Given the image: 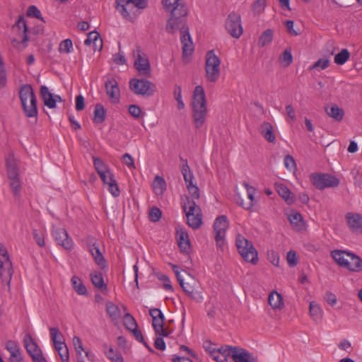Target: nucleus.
<instances>
[{"mask_svg": "<svg viewBox=\"0 0 362 362\" xmlns=\"http://www.w3.org/2000/svg\"><path fill=\"white\" fill-rule=\"evenodd\" d=\"M54 348L59 352V354L62 362L69 361V353L65 343H63L62 346H54Z\"/></svg>", "mask_w": 362, "mask_h": 362, "instance_id": "603ef678", "label": "nucleus"}, {"mask_svg": "<svg viewBox=\"0 0 362 362\" xmlns=\"http://www.w3.org/2000/svg\"><path fill=\"white\" fill-rule=\"evenodd\" d=\"M106 117V110L103 105L98 103L95 106L93 122L96 124L103 123Z\"/></svg>", "mask_w": 362, "mask_h": 362, "instance_id": "ea45409f", "label": "nucleus"}, {"mask_svg": "<svg viewBox=\"0 0 362 362\" xmlns=\"http://www.w3.org/2000/svg\"><path fill=\"white\" fill-rule=\"evenodd\" d=\"M153 188L157 194H162L166 189L165 180L158 175L156 176L153 181Z\"/></svg>", "mask_w": 362, "mask_h": 362, "instance_id": "49530a36", "label": "nucleus"}, {"mask_svg": "<svg viewBox=\"0 0 362 362\" xmlns=\"http://www.w3.org/2000/svg\"><path fill=\"white\" fill-rule=\"evenodd\" d=\"M243 186L245 187V189L247 190V198H248L249 201L245 202L243 201V199L239 195H238L235 197V201H236V203L239 206H242L245 209L250 210V209H251L252 208V206L254 205V203H253L254 194L255 193L256 189H255V188H254L253 187L250 186L247 182H243Z\"/></svg>", "mask_w": 362, "mask_h": 362, "instance_id": "6ab92c4d", "label": "nucleus"}, {"mask_svg": "<svg viewBox=\"0 0 362 362\" xmlns=\"http://www.w3.org/2000/svg\"><path fill=\"white\" fill-rule=\"evenodd\" d=\"M97 42L99 43L98 50L100 51L103 48V41L99 33L96 31L89 33L88 37L84 41L86 45H90L91 44L96 45Z\"/></svg>", "mask_w": 362, "mask_h": 362, "instance_id": "79ce46f5", "label": "nucleus"}, {"mask_svg": "<svg viewBox=\"0 0 362 362\" xmlns=\"http://www.w3.org/2000/svg\"><path fill=\"white\" fill-rule=\"evenodd\" d=\"M235 245L243 259L252 264L258 262V252L252 243L240 234H238L235 239Z\"/></svg>", "mask_w": 362, "mask_h": 362, "instance_id": "20e7f679", "label": "nucleus"}, {"mask_svg": "<svg viewBox=\"0 0 362 362\" xmlns=\"http://www.w3.org/2000/svg\"><path fill=\"white\" fill-rule=\"evenodd\" d=\"M105 87L106 94L109 97L110 100L113 103H119L120 98V90L117 80L112 76L108 77L105 83Z\"/></svg>", "mask_w": 362, "mask_h": 362, "instance_id": "f3484780", "label": "nucleus"}, {"mask_svg": "<svg viewBox=\"0 0 362 362\" xmlns=\"http://www.w3.org/2000/svg\"><path fill=\"white\" fill-rule=\"evenodd\" d=\"M310 179L311 183L320 190L327 187H335L339 185V180L329 174L312 173Z\"/></svg>", "mask_w": 362, "mask_h": 362, "instance_id": "6e6552de", "label": "nucleus"}, {"mask_svg": "<svg viewBox=\"0 0 362 362\" xmlns=\"http://www.w3.org/2000/svg\"><path fill=\"white\" fill-rule=\"evenodd\" d=\"M237 351H238V346H221L218 349L216 355L214 356V361L216 362H228V358L233 359V355Z\"/></svg>", "mask_w": 362, "mask_h": 362, "instance_id": "aec40b11", "label": "nucleus"}, {"mask_svg": "<svg viewBox=\"0 0 362 362\" xmlns=\"http://www.w3.org/2000/svg\"><path fill=\"white\" fill-rule=\"evenodd\" d=\"M90 279L95 287L101 290L104 292L107 290V286L105 284L103 276L101 272H95L90 274Z\"/></svg>", "mask_w": 362, "mask_h": 362, "instance_id": "f704fd0d", "label": "nucleus"}, {"mask_svg": "<svg viewBox=\"0 0 362 362\" xmlns=\"http://www.w3.org/2000/svg\"><path fill=\"white\" fill-rule=\"evenodd\" d=\"M269 304L273 309L281 310L284 307L282 296L277 291H273L268 298Z\"/></svg>", "mask_w": 362, "mask_h": 362, "instance_id": "473e14b6", "label": "nucleus"}, {"mask_svg": "<svg viewBox=\"0 0 362 362\" xmlns=\"http://www.w3.org/2000/svg\"><path fill=\"white\" fill-rule=\"evenodd\" d=\"M26 14L29 17L36 18L37 19H40L42 22H45V21L44 20L43 17L41 15L40 11L35 6H33V5L30 6L28 8Z\"/></svg>", "mask_w": 362, "mask_h": 362, "instance_id": "4d7b16f0", "label": "nucleus"}, {"mask_svg": "<svg viewBox=\"0 0 362 362\" xmlns=\"http://www.w3.org/2000/svg\"><path fill=\"white\" fill-rule=\"evenodd\" d=\"M330 64V61L328 59L322 58L315 62L310 68V70L317 69L324 70L327 69Z\"/></svg>", "mask_w": 362, "mask_h": 362, "instance_id": "864d4df0", "label": "nucleus"}, {"mask_svg": "<svg viewBox=\"0 0 362 362\" xmlns=\"http://www.w3.org/2000/svg\"><path fill=\"white\" fill-rule=\"evenodd\" d=\"M187 15V8L186 6H181L177 13L171 14V18L168 20L166 25V30L168 33H174L180 30L181 35L185 34V30L189 32V28L187 25L186 16Z\"/></svg>", "mask_w": 362, "mask_h": 362, "instance_id": "39448f33", "label": "nucleus"}, {"mask_svg": "<svg viewBox=\"0 0 362 362\" xmlns=\"http://www.w3.org/2000/svg\"><path fill=\"white\" fill-rule=\"evenodd\" d=\"M191 213L192 211L185 213L188 225L194 229L199 228L202 223L201 212L194 211H192V214H189Z\"/></svg>", "mask_w": 362, "mask_h": 362, "instance_id": "c756f323", "label": "nucleus"}, {"mask_svg": "<svg viewBox=\"0 0 362 362\" xmlns=\"http://www.w3.org/2000/svg\"><path fill=\"white\" fill-rule=\"evenodd\" d=\"M86 243L89 251L94 259L95 262L102 269L107 267V262L104 258L99 245L97 244L96 239L93 236H88L86 239Z\"/></svg>", "mask_w": 362, "mask_h": 362, "instance_id": "4468645a", "label": "nucleus"}, {"mask_svg": "<svg viewBox=\"0 0 362 362\" xmlns=\"http://www.w3.org/2000/svg\"><path fill=\"white\" fill-rule=\"evenodd\" d=\"M12 274V264L6 263V264L0 267V279L1 282L8 286H10Z\"/></svg>", "mask_w": 362, "mask_h": 362, "instance_id": "bb28decb", "label": "nucleus"}, {"mask_svg": "<svg viewBox=\"0 0 362 362\" xmlns=\"http://www.w3.org/2000/svg\"><path fill=\"white\" fill-rule=\"evenodd\" d=\"M180 160L184 163L181 169V172L185 181L186 185H191L194 184L193 181L194 177L193 173L188 165L187 160L183 159L182 157H180Z\"/></svg>", "mask_w": 362, "mask_h": 362, "instance_id": "72a5a7b5", "label": "nucleus"}, {"mask_svg": "<svg viewBox=\"0 0 362 362\" xmlns=\"http://www.w3.org/2000/svg\"><path fill=\"white\" fill-rule=\"evenodd\" d=\"M149 315L153 318L152 326L155 333L159 336L167 337L168 332L164 329L165 316L158 308H151Z\"/></svg>", "mask_w": 362, "mask_h": 362, "instance_id": "ddd939ff", "label": "nucleus"}, {"mask_svg": "<svg viewBox=\"0 0 362 362\" xmlns=\"http://www.w3.org/2000/svg\"><path fill=\"white\" fill-rule=\"evenodd\" d=\"M350 53L347 49H342L341 51L334 57V63L338 65H343L349 59Z\"/></svg>", "mask_w": 362, "mask_h": 362, "instance_id": "de8ad7c7", "label": "nucleus"}, {"mask_svg": "<svg viewBox=\"0 0 362 362\" xmlns=\"http://www.w3.org/2000/svg\"><path fill=\"white\" fill-rule=\"evenodd\" d=\"M260 133L267 141L270 143L276 141V136L271 123L264 122L261 125Z\"/></svg>", "mask_w": 362, "mask_h": 362, "instance_id": "a878e982", "label": "nucleus"}, {"mask_svg": "<svg viewBox=\"0 0 362 362\" xmlns=\"http://www.w3.org/2000/svg\"><path fill=\"white\" fill-rule=\"evenodd\" d=\"M182 206L183 211L186 212H190L192 214V211H198L201 212L200 207L196 204L194 199H190L189 197L186 196L185 199H182Z\"/></svg>", "mask_w": 362, "mask_h": 362, "instance_id": "4c0bfd02", "label": "nucleus"}, {"mask_svg": "<svg viewBox=\"0 0 362 362\" xmlns=\"http://www.w3.org/2000/svg\"><path fill=\"white\" fill-rule=\"evenodd\" d=\"M156 276L160 281L163 282V287L165 291H173V288L170 281V279L167 275L163 274L161 273H157Z\"/></svg>", "mask_w": 362, "mask_h": 362, "instance_id": "13d9d810", "label": "nucleus"}, {"mask_svg": "<svg viewBox=\"0 0 362 362\" xmlns=\"http://www.w3.org/2000/svg\"><path fill=\"white\" fill-rule=\"evenodd\" d=\"M6 263L12 264L10 260L7 250L3 245L0 244V267L6 264Z\"/></svg>", "mask_w": 362, "mask_h": 362, "instance_id": "bf43d9fd", "label": "nucleus"}, {"mask_svg": "<svg viewBox=\"0 0 362 362\" xmlns=\"http://www.w3.org/2000/svg\"><path fill=\"white\" fill-rule=\"evenodd\" d=\"M276 190L279 195L282 197L287 204L291 205L296 202V196L284 184H276Z\"/></svg>", "mask_w": 362, "mask_h": 362, "instance_id": "5701e85b", "label": "nucleus"}, {"mask_svg": "<svg viewBox=\"0 0 362 362\" xmlns=\"http://www.w3.org/2000/svg\"><path fill=\"white\" fill-rule=\"evenodd\" d=\"M325 112L329 117L337 122L341 121L344 115V110L339 107L336 104H332L329 107H326Z\"/></svg>", "mask_w": 362, "mask_h": 362, "instance_id": "cd10ccee", "label": "nucleus"}, {"mask_svg": "<svg viewBox=\"0 0 362 362\" xmlns=\"http://www.w3.org/2000/svg\"><path fill=\"white\" fill-rule=\"evenodd\" d=\"M72 41L70 39H66L61 42L59 47L60 52L69 53L72 49Z\"/></svg>", "mask_w": 362, "mask_h": 362, "instance_id": "680f3d73", "label": "nucleus"}, {"mask_svg": "<svg viewBox=\"0 0 362 362\" xmlns=\"http://www.w3.org/2000/svg\"><path fill=\"white\" fill-rule=\"evenodd\" d=\"M15 27H17L19 30L23 29V47H26L28 46L27 42L29 40L28 35V28L23 16H19L18 21L13 25V28Z\"/></svg>", "mask_w": 362, "mask_h": 362, "instance_id": "c9c22d12", "label": "nucleus"}, {"mask_svg": "<svg viewBox=\"0 0 362 362\" xmlns=\"http://www.w3.org/2000/svg\"><path fill=\"white\" fill-rule=\"evenodd\" d=\"M6 170L8 178L19 176L18 162L13 154L6 158Z\"/></svg>", "mask_w": 362, "mask_h": 362, "instance_id": "b1692460", "label": "nucleus"}, {"mask_svg": "<svg viewBox=\"0 0 362 362\" xmlns=\"http://www.w3.org/2000/svg\"><path fill=\"white\" fill-rule=\"evenodd\" d=\"M19 98L25 115L28 117L37 116V99L32 86L25 84L21 86Z\"/></svg>", "mask_w": 362, "mask_h": 362, "instance_id": "7ed1b4c3", "label": "nucleus"}, {"mask_svg": "<svg viewBox=\"0 0 362 362\" xmlns=\"http://www.w3.org/2000/svg\"><path fill=\"white\" fill-rule=\"evenodd\" d=\"M346 219L353 233H362V215L357 213H348L346 215Z\"/></svg>", "mask_w": 362, "mask_h": 362, "instance_id": "a211bd4d", "label": "nucleus"}, {"mask_svg": "<svg viewBox=\"0 0 362 362\" xmlns=\"http://www.w3.org/2000/svg\"><path fill=\"white\" fill-rule=\"evenodd\" d=\"M229 227L228 218L225 215L218 216L214 223V230L216 245L223 248L225 244V237L227 229Z\"/></svg>", "mask_w": 362, "mask_h": 362, "instance_id": "1a4fd4ad", "label": "nucleus"}, {"mask_svg": "<svg viewBox=\"0 0 362 362\" xmlns=\"http://www.w3.org/2000/svg\"><path fill=\"white\" fill-rule=\"evenodd\" d=\"M151 87H153V83L146 79L133 78L129 81L130 89L136 95H152L153 90Z\"/></svg>", "mask_w": 362, "mask_h": 362, "instance_id": "f8f14e48", "label": "nucleus"}, {"mask_svg": "<svg viewBox=\"0 0 362 362\" xmlns=\"http://www.w3.org/2000/svg\"><path fill=\"white\" fill-rule=\"evenodd\" d=\"M172 269L176 275V278L182 287L183 291L187 295L189 298L192 300L199 301L202 299L201 293L197 291L194 288L195 281L194 279H191L187 282L184 281V279L181 277L180 273L178 271V268L175 264H171Z\"/></svg>", "mask_w": 362, "mask_h": 362, "instance_id": "9d476101", "label": "nucleus"}, {"mask_svg": "<svg viewBox=\"0 0 362 362\" xmlns=\"http://www.w3.org/2000/svg\"><path fill=\"white\" fill-rule=\"evenodd\" d=\"M292 225L296 226L298 229H301L303 226V218L300 214L296 212L291 214L288 217Z\"/></svg>", "mask_w": 362, "mask_h": 362, "instance_id": "3c124183", "label": "nucleus"}, {"mask_svg": "<svg viewBox=\"0 0 362 362\" xmlns=\"http://www.w3.org/2000/svg\"><path fill=\"white\" fill-rule=\"evenodd\" d=\"M117 8L121 7L122 15L127 20L133 21L135 14H132L135 8H144L146 6L144 0H116Z\"/></svg>", "mask_w": 362, "mask_h": 362, "instance_id": "0eeeda50", "label": "nucleus"}, {"mask_svg": "<svg viewBox=\"0 0 362 362\" xmlns=\"http://www.w3.org/2000/svg\"><path fill=\"white\" fill-rule=\"evenodd\" d=\"M108 190L112 194V195L115 197H119L120 194V191L117 183L115 179L112 180L110 177V182H108Z\"/></svg>", "mask_w": 362, "mask_h": 362, "instance_id": "69168bd1", "label": "nucleus"}, {"mask_svg": "<svg viewBox=\"0 0 362 362\" xmlns=\"http://www.w3.org/2000/svg\"><path fill=\"white\" fill-rule=\"evenodd\" d=\"M176 233L177 234L178 245L181 251L183 252H188L190 243L187 233L180 226L176 228Z\"/></svg>", "mask_w": 362, "mask_h": 362, "instance_id": "4be33fe9", "label": "nucleus"}, {"mask_svg": "<svg viewBox=\"0 0 362 362\" xmlns=\"http://www.w3.org/2000/svg\"><path fill=\"white\" fill-rule=\"evenodd\" d=\"M135 58L134 67L140 74L148 76L151 73V66L146 54L139 49L134 52Z\"/></svg>", "mask_w": 362, "mask_h": 362, "instance_id": "2eb2a0df", "label": "nucleus"}, {"mask_svg": "<svg viewBox=\"0 0 362 362\" xmlns=\"http://www.w3.org/2000/svg\"><path fill=\"white\" fill-rule=\"evenodd\" d=\"M273 37V30L272 29H267L260 35L257 43L258 46L259 47H263L264 46L269 45L272 42Z\"/></svg>", "mask_w": 362, "mask_h": 362, "instance_id": "a19ab883", "label": "nucleus"}, {"mask_svg": "<svg viewBox=\"0 0 362 362\" xmlns=\"http://www.w3.org/2000/svg\"><path fill=\"white\" fill-rule=\"evenodd\" d=\"M309 313L315 321H318L321 320L322 317V310L318 304H317L315 301H312L310 303L309 305Z\"/></svg>", "mask_w": 362, "mask_h": 362, "instance_id": "37998d69", "label": "nucleus"}, {"mask_svg": "<svg viewBox=\"0 0 362 362\" xmlns=\"http://www.w3.org/2000/svg\"><path fill=\"white\" fill-rule=\"evenodd\" d=\"M10 189L13 196L16 198H20L21 196L22 182L18 177H8Z\"/></svg>", "mask_w": 362, "mask_h": 362, "instance_id": "7c9ffc66", "label": "nucleus"}, {"mask_svg": "<svg viewBox=\"0 0 362 362\" xmlns=\"http://www.w3.org/2000/svg\"><path fill=\"white\" fill-rule=\"evenodd\" d=\"M192 118L197 129L201 128L205 122L206 115V100L202 86L194 88L192 98Z\"/></svg>", "mask_w": 362, "mask_h": 362, "instance_id": "f257e3e1", "label": "nucleus"}, {"mask_svg": "<svg viewBox=\"0 0 362 362\" xmlns=\"http://www.w3.org/2000/svg\"><path fill=\"white\" fill-rule=\"evenodd\" d=\"M40 93L45 105L51 109L54 108V101L52 100L53 94L49 92L46 86H41Z\"/></svg>", "mask_w": 362, "mask_h": 362, "instance_id": "2f4dec72", "label": "nucleus"}, {"mask_svg": "<svg viewBox=\"0 0 362 362\" xmlns=\"http://www.w3.org/2000/svg\"><path fill=\"white\" fill-rule=\"evenodd\" d=\"M5 349L10 353L8 361L23 356L18 344L13 340L6 341Z\"/></svg>", "mask_w": 362, "mask_h": 362, "instance_id": "c85d7f7f", "label": "nucleus"}, {"mask_svg": "<svg viewBox=\"0 0 362 362\" xmlns=\"http://www.w3.org/2000/svg\"><path fill=\"white\" fill-rule=\"evenodd\" d=\"M52 235L58 245L67 250L72 249V240L69 237L68 233L64 228L53 227Z\"/></svg>", "mask_w": 362, "mask_h": 362, "instance_id": "dca6fc26", "label": "nucleus"}, {"mask_svg": "<svg viewBox=\"0 0 362 362\" xmlns=\"http://www.w3.org/2000/svg\"><path fill=\"white\" fill-rule=\"evenodd\" d=\"M266 5L267 0H257L253 4L252 10L254 13L259 14L264 11Z\"/></svg>", "mask_w": 362, "mask_h": 362, "instance_id": "0e129e2a", "label": "nucleus"}, {"mask_svg": "<svg viewBox=\"0 0 362 362\" xmlns=\"http://www.w3.org/2000/svg\"><path fill=\"white\" fill-rule=\"evenodd\" d=\"M106 310L112 321H116L120 319L121 312L117 305L112 302L108 301L106 303Z\"/></svg>", "mask_w": 362, "mask_h": 362, "instance_id": "58836bf2", "label": "nucleus"}, {"mask_svg": "<svg viewBox=\"0 0 362 362\" xmlns=\"http://www.w3.org/2000/svg\"><path fill=\"white\" fill-rule=\"evenodd\" d=\"M331 257L341 267L351 272L362 271V259L357 255L342 250H334L331 252Z\"/></svg>", "mask_w": 362, "mask_h": 362, "instance_id": "f03ea898", "label": "nucleus"}, {"mask_svg": "<svg viewBox=\"0 0 362 362\" xmlns=\"http://www.w3.org/2000/svg\"><path fill=\"white\" fill-rule=\"evenodd\" d=\"M33 236L36 243L40 247L45 246L44 233L42 231L37 230V229L33 230Z\"/></svg>", "mask_w": 362, "mask_h": 362, "instance_id": "e2e57ef3", "label": "nucleus"}, {"mask_svg": "<svg viewBox=\"0 0 362 362\" xmlns=\"http://www.w3.org/2000/svg\"><path fill=\"white\" fill-rule=\"evenodd\" d=\"M173 94H174V98L177 103V108L179 110L183 109L185 107V104L182 99V88H181L180 86H179L177 84L175 85V89H174Z\"/></svg>", "mask_w": 362, "mask_h": 362, "instance_id": "5fc2aeb1", "label": "nucleus"}, {"mask_svg": "<svg viewBox=\"0 0 362 362\" xmlns=\"http://www.w3.org/2000/svg\"><path fill=\"white\" fill-rule=\"evenodd\" d=\"M187 188L192 199H199L200 192L199 187L196 185L192 184L191 185H188L187 186Z\"/></svg>", "mask_w": 362, "mask_h": 362, "instance_id": "774afa93", "label": "nucleus"}, {"mask_svg": "<svg viewBox=\"0 0 362 362\" xmlns=\"http://www.w3.org/2000/svg\"><path fill=\"white\" fill-rule=\"evenodd\" d=\"M93 159L94 168L97 173H98V175H101V173H108V171H110L108 167L100 158L93 157Z\"/></svg>", "mask_w": 362, "mask_h": 362, "instance_id": "09e8293b", "label": "nucleus"}, {"mask_svg": "<svg viewBox=\"0 0 362 362\" xmlns=\"http://www.w3.org/2000/svg\"><path fill=\"white\" fill-rule=\"evenodd\" d=\"M124 325L127 330L138 327V324L134 317L129 313L124 316Z\"/></svg>", "mask_w": 362, "mask_h": 362, "instance_id": "8fccbe9b", "label": "nucleus"}, {"mask_svg": "<svg viewBox=\"0 0 362 362\" xmlns=\"http://www.w3.org/2000/svg\"><path fill=\"white\" fill-rule=\"evenodd\" d=\"M105 355L112 362H124L122 355L115 351V350L112 347H110L108 349L105 351Z\"/></svg>", "mask_w": 362, "mask_h": 362, "instance_id": "6e6d98bb", "label": "nucleus"}, {"mask_svg": "<svg viewBox=\"0 0 362 362\" xmlns=\"http://www.w3.org/2000/svg\"><path fill=\"white\" fill-rule=\"evenodd\" d=\"M279 61L284 63L285 66H288L293 62V56L291 50L286 49L280 56Z\"/></svg>", "mask_w": 362, "mask_h": 362, "instance_id": "052dcab7", "label": "nucleus"}, {"mask_svg": "<svg viewBox=\"0 0 362 362\" xmlns=\"http://www.w3.org/2000/svg\"><path fill=\"white\" fill-rule=\"evenodd\" d=\"M162 4L168 11L174 15L181 8V6H185L181 3V0H163Z\"/></svg>", "mask_w": 362, "mask_h": 362, "instance_id": "e433bc0d", "label": "nucleus"}, {"mask_svg": "<svg viewBox=\"0 0 362 362\" xmlns=\"http://www.w3.org/2000/svg\"><path fill=\"white\" fill-rule=\"evenodd\" d=\"M23 345L28 353V354L32 357V356H35V354H41L42 350L38 346V344L33 339L32 336L30 334H26L23 338Z\"/></svg>", "mask_w": 362, "mask_h": 362, "instance_id": "412c9836", "label": "nucleus"}, {"mask_svg": "<svg viewBox=\"0 0 362 362\" xmlns=\"http://www.w3.org/2000/svg\"><path fill=\"white\" fill-rule=\"evenodd\" d=\"M71 281L74 289L78 294L86 295L87 293V289L79 277L74 276Z\"/></svg>", "mask_w": 362, "mask_h": 362, "instance_id": "c03bdc74", "label": "nucleus"}, {"mask_svg": "<svg viewBox=\"0 0 362 362\" xmlns=\"http://www.w3.org/2000/svg\"><path fill=\"white\" fill-rule=\"evenodd\" d=\"M185 32V34L181 35V42L182 44V54L184 56H187L193 52L194 45L189 32H187V30Z\"/></svg>", "mask_w": 362, "mask_h": 362, "instance_id": "393cba45", "label": "nucleus"}, {"mask_svg": "<svg viewBox=\"0 0 362 362\" xmlns=\"http://www.w3.org/2000/svg\"><path fill=\"white\" fill-rule=\"evenodd\" d=\"M49 332L54 346H62V344L64 342L62 341L63 335L59 332V330L56 327H51L49 329Z\"/></svg>", "mask_w": 362, "mask_h": 362, "instance_id": "a18cd8bd", "label": "nucleus"}, {"mask_svg": "<svg viewBox=\"0 0 362 362\" xmlns=\"http://www.w3.org/2000/svg\"><path fill=\"white\" fill-rule=\"evenodd\" d=\"M221 60L218 56L214 54V50L207 52L206 55V78L207 81L215 83L220 76Z\"/></svg>", "mask_w": 362, "mask_h": 362, "instance_id": "423d86ee", "label": "nucleus"}, {"mask_svg": "<svg viewBox=\"0 0 362 362\" xmlns=\"http://www.w3.org/2000/svg\"><path fill=\"white\" fill-rule=\"evenodd\" d=\"M225 27L232 37L239 38L243 32L240 15L235 12L230 13L226 18Z\"/></svg>", "mask_w": 362, "mask_h": 362, "instance_id": "9b49d317", "label": "nucleus"}, {"mask_svg": "<svg viewBox=\"0 0 362 362\" xmlns=\"http://www.w3.org/2000/svg\"><path fill=\"white\" fill-rule=\"evenodd\" d=\"M162 216V211L160 209L156 206H153L151 209L149 213L150 220L153 222L158 221Z\"/></svg>", "mask_w": 362, "mask_h": 362, "instance_id": "338daca9", "label": "nucleus"}]
</instances>
